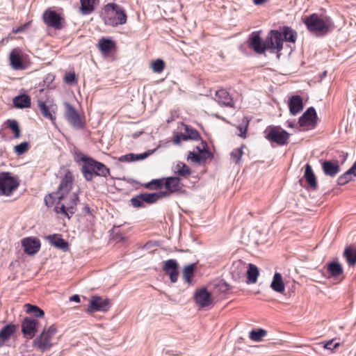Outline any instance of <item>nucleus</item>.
I'll list each match as a JSON object with an SVG mask.
<instances>
[{
    "mask_svg": "<svg viewBox=\"0 0 356 356\" xmlns=\"http://www.w3.org/2000/svg\"><path fill=\"white\" fill-rule=\"evenodd\" d=\"M248 47L259 54L264 53L266 49H270L272 53L276 50L277 57L280 58V51L282 50L281 35L277 30H271L266 40L263 41L259 32H253L249 38Z\"/></svg>",
    "mask_w": 356,
    "mask_h": 356,
    "instance_id": "1",
    "label": "nucleus"
},
{
    "mask_svg": "<svg viewBox=\"0 0 356 356\" xmlns=\"http://www.w3.org/2000/svg\"><path fill=\"white\" fill-rule=\"evenodd\" d=\"M76 161L78 163L83 162L81 172L88 181H92L94 176L107 177L110 175V170L104 163L84 154L77 155Z\"/></svg>",
    "mask_w": 356,
    "mask_h": 356,
    "instance_id": "2",
    "label": "nucleus"
},
{
    "mask_svg": "<svg viewBox=\"0 0 356 356\" xmlns=\"http://www.w3.org/2000/svg\"><path fill=\"white\" fill-rule=\"evenodd\" d=\"M307 29L309 32L317 36L325 35L329 32L331 22L329 17H321L314 13L303 19Z\"/></svg>",
    "mask_w": 356,
    "mask_h": 356,
    "instance_id": "3",
    "label": "nucleus"
},
{
    "mask_svg": "<svg viewBox=\"0 0 356 356\" xmlns=\"http://www.w3.org/2000/svg\"><path fill=\"white\" fill-rule=\"evenodd\" d=\"M104 11L107 16L105 24L112 26L124 24L127 16L124 9L115 3H108L104 6Z\"/></svg>",
    "mask_w": 356,
    "mask_h": 356,
    "instance_id": "4",
    "label": "nucleus"
},
{
    "mask_svg": "<svg viewBox=\"0 0 356 356\" xmlns=\"http://www.w3.org/2000/svg\"><path fill=\"white\" fill-rule=\"evenodd\" d=\"M56 332L57 329L54 325L49 326L48 329H44L42 332L33 340L34 347L42 352L49 350L53 346L52 337Z\"/></svg>",
    "mask_w": 356,
    "mask_h": 356,
    "instance_id": "5",
    "label": "nucleus"
},
{
    "mask_svg": "<svg viewBox=\"0 0 356 356\" xmlns=\"http://www.w3.org/2000/svg\"><path fill=\"white\" fill-rule=\"evenodd\" d=\"M18 185L17 179L11 176L10 172L0 173V195H10Z\"/></svg>",
    "mask_w": 356,
    "mask_h": 356,
    "instance_id": "6",
    "label": "nucleus"
},
{
    "mask_svg": "<svg viewBox=\"0 0 356 356\" xmlns=\"http://www.w3.org/2000/svg\"><path fill=\"white\" fill-rule=\"evenodd\" d=\"M63 106L65 108L64 117L67 122L74 129H79L83 128V123L81 120L79 113L76 111L75 108L67 102H63Z\"/></svg>",
    "mask_w": 356,
    "mask_h": 356,
    "instance_id": "7",
    "label": "nucleus"
},
{
    "mask_svg": "<svg viewBox=\"0 0 356 356\" xmlns=\"http://www.w3.org/2000/svg\"><path fill=\"white\" fill-rule=\"evenodd\" d=\"M290 134L277 127H270L266 134V139L280 145L287 144Z\"/></svg>",
    "mask_w": 356,
    "mask_h": 356,
    "instance_id": "8",
    "label": "nucleus"
},
{
    "mask_svg": "<svg viewBox=\"0 0 356 356\" xmlns=\"http://www.w3.org/2000/svg\"><path fill=\"white\" fill-rule=\"evenodd\" d=\"M73 181V175L70 170H67L62 178L56 191L59 194V196H58V203L60 202L70 192L72 188Z\"/></svg>",
    "mask_w": 356,
    "mask_h": 356,
    "instance_id": "9",
    "label": "nucleus"
},
{
    "mask_svg": "<svg viewBox=\"0 0 356 356\" xmlns=\"http://www.w3.org/2000/svg\"><path fill=\"white\" fill-rule=\"evenodd\" d=\"M111 307L110 300L107 298H102L100 296H92L90 304L86 309L89 314L95 312H107Z\"/></svg>",
    "mask_w": 356,
    "mask_h": 356,
    "instance_id": "10",
    "label": "nucleus"
},
{
    "mask_svg": "<svg viewBox=\"0 0 356 356\" xmlns=\"http://www.w3.org/2000/svg\"><path fill=\"white\" fill-rule=\"evenodd\" d=\"M43 19L44 23L50 27L56 30L62 29L63 17L55 10H47L43 13Z\"/></svg>",
    "mask_w": 356,
    "mask_h": 356,
    "instance_id": "11",
    "label": "nucleus"
},
{
    "mask_svg": "<svg viewBox=\"0 0 356 356\" xmlns=\"http://www.w3.org/2000/svg\"><path fill=\"white\" fill-rule=\"evenodd\" d=\"M38 321L31 317H26L22 323V332L26 339H32L37 332Z\"/></svg>",
    "mask_w": 356,
    "mask_h": 356,
    "instance_id": "12",
    "label": "nucleus"
},
{
    "mask_svg": "<svg viewBox=\"0 0 356 356\" xmlns=\"http://www.w3.org/2000/svg\"><path fill=\"white\" fill-rule=\"evenodd\" d=\"M22 245L26 254L33 255L40 250V240L36 238L26 237L22 239Z\"/></svg>",
    "mask_w": 356,
    "mask_h": 356,
    "instance_id": "13",
    "label": "nucleus"
},
{
    "mask_svg": "<svg viewBox=\"0 0 356 356\" xmlns=\"http://www.w3.org/2000/svg\"><path fill=\"white\" fill-rule=\"evenodd\" d=\"M317 122V115L314 107L308 108L300 117L298 123L300 127L314 125Z\"/></svg>",
    "mask_w": 356,
    "mask_h": 356,
    "instance_id": "14",
    "label": "nucleus"
},
{
    "mask_svg": "<svg viewBox=\"0 0 356 356\" xmlns=\"http://www.w3.org/2000/svg\"><path fill=\"white\" fill-rule=\"evenodd\" d=\"M178 264L175 259H168L164 263L163 270L165 274L169 275L170 281L173 283L176 282L178 279Z\"/></svg>",
    "mask_w": 356,
    "mask_h": 356,
    "instance_id": "15",
    "label": "nucleus"
},
{
    "mask_svg": "<svg viewBox=\"0 0 356 356\" xmlns=\"http://www.w3.org/2000/svg\"><path fill=\"white\" fill-rule=\"evenodd\" d=\"M38 104L43 117L47 119H49L54 123L56 120L55 113L57 111V105L54 104L47 105L45 102L40 100L38 101Z\"/></svg>",
    "mask_w": 356,
    "mask_h": 356,
    "instance_id": "16",
    "label": "nucleus"
},
{
    "mask_svg": "<svg viewBox=\"0 0 356 356\" xmlns=\"http://www.w3.org/2000/svg\"><path fill=\"white\" fill-rule=\"evenodd\" d=\"M10 64L14 70H24L25 65L23 63L22 51L19 48L13 49L9 56Z\"/></svg>",
    "mask_w": 356,
    "mask_h": 356,
    "instance_id": "17",
    "label": "nucleus"
},
{
    "mask_svg": "<svg viewBox=\"0 0 356 356\" xmlns=\"http://www.w3.org/2000/svg\"><path fill=\"white\" fill-rule=\"evenodd\" d=\"M195 299L197 304L202 307H208L212 302L211 295L205 288L195 292Z\"/></svg>",
    "mask_w": 356,
    "mask_h": 356,
    "instance_id": "18",
    "label": "nucleus"
},
{
    "mask_svg": "<svg viewBox=\"0 0 356 356\" xmlns=\"http://www.w3.org/2000/svg\"><path fill=\"white\" fill-rule=\"evenodd\" d=\"M246 268L247 265L245 262L241 260L234 262L231 270L232 278L237 281L243 279L246 273Z\"/></svg>",
    "mask_w": 356,
    "mask_h": 356,
    "instance_id": "19",
    "label": "nucleus"
},
{
    "mask_svg": "<svg viewBox=\"0 0 356 356\" xmlns=\"http://www.w3.org/2000/svg\"><path fill=\"white\" fill-rule=\"evenodd\" d=\"M322 168L324 174L331 177H335L340 171V167L337 161H324L322 163Z\"/></svg>",
    "mask_w": 356,
    "mask_h": 356,
    "instance_id": "20",
    "label": "nucleus"
},
{
    "mask_svg": "<svg viewBox=\"0 0 356 356\" xmlns=\"http://www.w3.org/2000/svg\"><path fill=\"white\" fill-rule=\"evenodd\" d=\"M289 107L291 115H297L304 107L302 97L300 95H293L289 99Z\"/></svg>",
    "mask_w": 356,
    "mask_h": 356,
    "instance_id": "21",
    "label": "nucleus"
},
{
    "mask_svg": "<svg viewBox=\"0 0 356 356\" xmlns=\"http://www.w3.org/2000/svg\"><path fill=\"white\" fill-rule=\"evenodd\" d=\"M281 35L282 49H283L284 40L286 42L295 43L297 38V32L289 26H283L278 31Z\"/></svg>",
    "mask_w": 356,
    "mask_h": 356,
    "instance_id": "22",
    "label": "nucleus"
},
{
    "mask_svg": "<svg viewBox=\"0 0 356 356\" xmlns=\"http://www.w3.org/2000/svg\"><path fill=\"white\" fill-rule=\"evenodd\" d=\"M215 100L220 105L232 107L233 101L229 92L224 90L220 89L216 92Z\"/></svg>",
    "mask_w": 356,
    "mask_h": 356,
    "instance_id": "23",
    "label": "nucleus"
},
{
    "mask_svg": "<svg viewBox=\"0 0 356 356\" xmlns=\"http://www.w3.org/2000/svg\"><path fill=\"white\" fill-rule=\"evenodd\" d=\"M165 188L170 193L179 191L181 188V179L179 177H169L165 179Z\"/></svg>",
    "mask_w": 356,
    "mask_h": 356,
    "instance_id": "24",
    "label": "nucleus"
},
{
    "mask_svg": "<svg viewBox=\"0 0 356 356\" xmlns=\"http://www.w3.org/2000/svg\"><path fill=\"white\" fill-rule=\"evenodd\" d=\"M304 177L312 189L316 190L317 188L316 178L312 166L309 163L305 165Z\"/></svg>",
    "mask_w": 356,
    "mask_h": 356,
    "instance_id": "25",
    "label": "nucleus"
},
{
    "mask_svg": "<svg viewBox=\"0 0 356 356\" xmlns=\"http://www.w3.org/2000/svg\"><path fill=\"white\" fill-rule=\"evenodd\" d=\"M16 325L8 324L3 326L0 330V337L3 343L5 344L16 332Z\"/></svg>",
    "mask_w": 356,
    "mask_h": 356,
    "instance_id": "26",
    "label": "nucleus"
},
{
    "mask_svg": "<svg viewBox=\"0 0 356 356\" xmlns=\"http://www.w3.org/2000/svg\"><path fill=\"white\" fill-rule=\"evenodd\" d=\"M354 177H356V161L349 170L339 177L337 183L339 185H345L351 181Z\"/></svg>",
    "mask_w": 356,
    "mask_h": 356,
    "instance_id": "27",
    "label": "nucleus"
},
{
    "mask_svg": "<svg viewBox=\"0 0 356 356\" xmlns=\"http://www.w3.org/2000/svg\"><path fill=\"white\" fill-rule=\"evenodd\" d=\"M271 289L277 293H282L285 289L284 283L282 280V275L280 273L274 274L273 280L270 284Z\"/></svg>",
    "mask_w": 356,
    "mask_h": 356,
    "instance_id": "28",
    "label": "nucleus"
},
{
    "mask_svg": "<svg viewBox=\"0 0 356 356\" xmlns=\"http://www.w3.org/2000/svg\"><path fill=\"white\" fill-rule=\"evenodd\" d=\"M245 274L247 275L246 282L248 284H254L257 280L259 269L254 264H249L247 265Z\"/></svg>",
    "mask_w": 356,
    "mask_h": 356,
    "instance_id": "29",
    "label": "nucleus"
},
{
    "mask_svg": "<svg viewBox=\"0 0 356 356\" xmlns=\"http://www.w3.org/2000/svg\"><path fill=\"white\" fill-rule=\"evenodd\" d=\"M327 269L330 277L337 278L343 274L341 265L337 261H331L327 264Z\"/></svg>",
    "mask_w": 356,
    "mask_h": 356,
    "instance_id": "30",
    "label": "nucleus"
},
{
    "mask_svg": "<svg viewBox=\"0 0 356 356\" xmlns=\"http://www.w3.org/2000/svg\"><path fill=\"white\" fill-rule=\"evenodd\" d=\"M31 98L27 95H20L13 99V104L19 108H26L31 106Z\"/></svg>",
    "mask_w": 356,
    "mask_h": 356,
    "instance_id": "31",
    "label": "nucleus"
},
{
    "mask_svg": "<svg viewBox=\"0 0 356 356\" xmlns=\"http://www.w3.org/2000/svg\"><path fill=\"white\" fill-rule=\"evenodd\" d=\"M48 239L50 243L54 245L55 247L63 250L67 251L69 248V245L67 241H65L61 237L57 236L56 235H49L48 236Z\"/></svg>",
    "mask_w": 356,
    "mask_h": 356,
    "instance_id": "32",
    "label": "nucleus"
},
{
    "mask_svg": "<svg viewBox=\"0 0 356 356\" xmlns=\"http://www.w3.org/2000/svg\"><path fill=\"white\" fill-rule=\"evenodd\" d=\"M115 47V42L108 38H102L99 42V48L103 54H108Z\"/></svg>",
    "mask_w": 356,
    "mask_h": 356,
    "instance_id": "33",
    "label": "nucleus"
},
{
    "mask_svg": "<svg viewBox=\"0 0 356 356\" xmlns=\"http://www.w3.org/2000/svg\"><path fill=\"white\" fill-rule=\"evenodd\" d=\"M196 148L202 156V163H204L207 159H211L213 158V155L209 150L207 143L205 141L202 140L200 145L197 146Z\"/></svg>",
    "mask_w": 356,
    "mask_h": 356,
    "instance_id": "34",
    "label": "nucleus"
},
{
    "mask_svg": "<svg viewBox=\"0 0 356 356\" xmlns=\"http://www.w3.org/2000/svg\"><path fill=\"white\" fill-rule=\"evenodd\" d=\"M343 255L349 266H354L356 264V248H346Z\"/></svg>",
    "mask_w": 356,
    "mask_h": 356,
    "instance_id": "35",
    "label": "nucleus"
},
{
    "mask_svg": "<svg viewBox=\"0 0 356 356\" xmlns=\"http://www.w3.org/2000/svg\"><path fill=\"white\" fill-rule=\"evenodd\" d=\"M96 0H80V10L83 15H89L95 10L94 4Z\"/></svg>",
    "mask_w": 356,
    "mask_h": 356,
    "instance_id": "36",
    "label": "nucleus"
},
{
    "mask_svg": "<svg viewBox=\"0 0 356 356\" xmlns=\"http://www.w3.org/2000/svg\"><path fill=\"white\" fill-rule=\"evenodd\" d=\"M175 173L178 175L187 177L191 174L189 167L183 162H178L175 168Z\"/></svg>",
    "mask_w": 356,
    "mask_h": 356,
    "instance_id": "37",
    "label": "nucleus"
},
{
    "mask_svg": "<svg viewBox=\"0 0 356 356\" xmlns=\"http://www.w3.org/2000/svg\"><path fill=\"white\" fill-rule=\"evenodd\" d=\"M5 124L14 134L15 138H19L21 136L20 128L18 122L16 120H7Z\"/></svg>",
    "mask_w": 356,
    "mask_h": 356,
    "instance_id": "38",
    "label": "nucleus"
},
{
    "mask_svg": "<svg viewBox=\"0 0 356 356\" xmlns=\"http://www.w3.org/2000/svg\"><path fill=\"white\" fill-rule=\"evenodd\" d=\"M185 127V134L183 135V140H198L200 137V134L198 131L193 129L187 125H184Z\"/></svg>",
    "mask_w": 356,
    "mask_h": 356,
    "instance_id": "39",
    "label": "nucleus"
},
{
    "mask_svg": "<svg viewBox=\"0 0 356 356\" xmlns=\"http://www.w3.org/2000/svg\"><path fill=\"white\" fill-rule=\"evenodd\" d=\"M79 202V198L78 193H73L70 197V201L69 203L66 204L67 211L69 212V214L70 215V217L72 215H73L76 211V207L78 204Z\"/></svg>",
    "mask_w": 356,
    "mask_h": 356,
    "instance_id": "40",
    "label": "nucleus"
},
{
    "mask_svg": "<svg viewBox=\"0 0 356 356\" xmlns=\"http://www.w3.org/2000/svg\"><path fill=\"white\" fill-rule=\"evenodd\" d=\"M266 334L267 332L264 329L252 330L249 333V338L253 341L259 342Z\"/></svg>",
    "mask_w": 356,
    "mask_h": 356,
    "instance_id": "41",
    "label": "nucleus"
},
{
    "mask_svg": "<svg viewBox=\"0 0 356 356\" xmlns=\"http://www.w3.org/2000/svg\"><path fill=\"white\" fill-rule=\"evenodd\" d=\"M25 307L26 312L32 314L36 318L42 317L44 315V311L36 305L26 304Z\"/></svg>",
    "mask_w": 356,
    "mask_h": 356,
    "instance_id": "42",
    "label": "nucleus"
},
{
    "mask_svg": "<svg viewBox=\"0 0 356 356\" xmlns=\"http://www.w3.org/2000/svg\"><path fill=\"white\" fill-rule=\"evenodd\" d=\"M195 264H191L190 265L186 266L183 270V277L184 280L188 282L191 283V277H193L195 271Z\"/></svg>",
    "mask_w": 356,
    "mask_h": 356,
    "instance_id": "43",
    "label": "nucleus"
},
{
    "mask_svg": "<svg viewBox=\"0 0 356 356\" xmlns=\"http://www.w3.org/2000/svg\"><path fill=\"white\" fill-rule=\"evenodd\" d=\"M58 196L59 194L57 192L48 194L44 197V203L48 207H52L54 204H60V202L58 203Z\"/></svg>",
    "mask_w": 356,
    "mask_h": 356,
    "instance_id": "44",
    "label": "nucleus"
},
{
    "mask_svg": "<svg viewBox=\"0 0 356 356\" xmlns=\"http://www.w3.org/2000/svg\"><path fill=\"white\" fill-rule=\"evenodd\" d=\"M29 143L22 142L14 147V152L17 155L20 156L26 152L29 149Z\"/></svg>",
    "mask_w": 356,
    "mask_h": 356,
    "instance_id": "45",
    "label": "nucleus"
},
{
    "mask_svg": "<svg viewBox=\"0 0 356 356\" xmlns=\"http://www.w3.org/2000/svg\"><path fill=\"white\" fill-rule=\"evenodd\" d=\"M245 145H241L238 148L234 149L231 152V157L236 163H239L241 159L243 154V149Z\"/></svg>",
    "mask_w": 356,
    "mask_h": 356,
    "instance_id": "46",
    "label": "nucleus"
},
{
    "mask_svg": "<svg viewBox=\"0 0 356 356\" xmlns=\"http://www.w3.org/2000/svg\"><path fill=\"white\" fill-rule=\"evenodd\" d=\"M142 200L143 201V203H148V204H154L157 202L156 196L157 195L155 194V193H140Z\"/></svg>",
    "mask_w": 356,
    "mask_h": 356,
    "instance_id": "47",
    "label": "nucleus"
},
{
    "mask_svg": "<svg viewBox=\"0 0 356 356\" xmlns=\"http://www.w3.org/2000/svg\"><path fill=\"white\" fill-rule=\"evenodd\" d=\"M165 67V63L161 59L154 60L152 64V70L156 73H161Z\"/></svg>",
    "mask_w": 356,
    "mask_h": 356,
    "instance_id": "48",
    "label": "nucleus"
},
{
    "mask_svg": "<svg viewBox=\"0 0 356 356\" xmlns=\"http://www.w3.org/2000/svg\"><path fill=\"white\" fill-rule=\"evenodd\" d=\"M131 202L132 206L135 208L144 207L145 206L140 194L132 197Z\"/></svg>",
    "mask_w": 356,
    "mask_h": 356,
    "instance_id": "49",
    "label": "nucleus"
},
{
    "mask_svg": "<svg viewBox=\"0 0 356 356\" xmlns=\"http://www.w3.org/2000/svg\"><path fill=\"white\" fill-rule=\"evenodd\" d=\"M54 210L57 213H62L67 216L69 219L70 218V215L69 214L65 204H61L60 206H59V204H56Z\"/></svg>",
    "mask_w": 356,
    "mask_h": 356,
    "instance_id": "50",
    "label": "nucleus"
},
{
    "mask_svg": "<svg viewBox=\"0 0 356 356\" xmlns=\"http://www.w3.org/2000/svg\"><path fill=\"white\" fill-rule=\"evenodd\" d=\"M188 159L191 160L193 162L198 164L202 163V156L199 153H195L194 152H189L188 155Z\"/></svg>",
    "mask_w": 356,
    "mask_h": 356,
    "instance_id": "51",
    "label": "nucleus"
},
{
    "mask_svg": "<svg viewBox=\"0 0 356 356\" xmlns=\"http://www.w3.org/2000/svg\"><path fill=\"white\" fill-rule=\"evenodd\" d=\"M156 149L148 150L147 152H143L142 154H134V161L138 160H143L150 156L153 154Z\"/></svg>",
    "mask_w": 356,
    "mask_h": 356,
    "instance_id": "52",
    "label": "nucleus"
},
{
    "mask_svg": "<svg viewBox=\"0 0 356 356\" xmlns=\"http://www.w3.org/2000/svg\"><path fill=\"white\" fill-rule=\"evenodd\" d=\"M118 160L120 162H131L134 161V154L130 153L120 156Z\"/></svg>",
    "mask_w": 356,
    "mask_h": 356,
    "instance_id": "53",
    "label": "nucleus"
},
{
    "mask_svg": "<svg viewBox=\"0 0 356 356\" xmlns=\"http://www.w3.org/2000/svg\"><path fill=\"white\" fill-rule=\"evenodd\" d=\"M339 346V342L334 343V340L328 341L324 345L325 348L331 350L336 349Z\"/></svg>",
    "mask_w": 356,
    "mask_h": 356,
    "instance_id": "54",
    "label": "nucleus"
},
{
    "mask_svg": "<svg viewBox=\"0 0 356 356\" xmlns=\"http://www.w3.org/2000/svg\"><path fill=\"white\" fill-rule=\"evenodd\" d=\"M65 81L67 83H74L76 82V75L74 73H68L65 76Z\"/></svg>",
    "mask_w": 356,
    "mask_h": 356,
    "instance_id": "55",
    "label": "nucleus"
},
{
    "mask_svg": "<svg viewBox=\"0 0 356 356\" xmlns=\"http://www.w3.org/2000/svg\"><path fill=\"white\" fill-rule=\"evenodd\" d=\"M218 286L220 290L222 292H226L230 289V286L224 281H220Z\"/></svg>",
    "mask_w": 356,
    "mask_h": 356,
    "instance_id": "56",
    "label": "nucleus"
},
{
    "mask_svg": "<svg viewBox=\"0 0 356 356\" xmlns=\"http://www.w3.org/2000/svg\"><path fill=\"white\" fill-rule=\"evenodd\" d=\"M163 179H153L152 183H153L154 189L156 190V189L161 188L163 186Z\"/></svg>",
    "mask_w": 356,
    "mask_h": 356,
    "instance_id": "57",
    "label": "nucleus"
},
{
    "mask_svg": "<svg viewBox=\"0 0 356 356\" xmlns=\"http://www.w3.org/2000/svg\"><path fill=\"white\" fill-rule=\"evenodd\" d=\"M29 25V23H26L24 25L20 26L15 29H13V32L15 33L24 32L27 29Z\"/></svg>",
    "mask_w": 356,
    "mask_h": 356,
    "instance_id": "58",
    "label": "nucleus"
},
{
    "mask_svg": "<svg viewBox=\"0 0 356 356\" xmlns=\"http://www.w3.org/2000/svg\"><path fill=\"white\" fill-rule=\"evenodd\" d=\"M247 127H248V124L245 127H241V126L238 127V129L240 131V134H238V136L240 137H242V138L246 137Z\"/></svg>",
    "mask_w": 356,
    "mask_h": 356,
    "instance_id": "59",
    "label": "nucleus"
},
{
    "mask_svg": "<svg viewBox=\"0 0 356 356\" xmlns=\"http://www.w3.org/2000/svg\"><path fill=\"white\" fill-rule=\"evenodd\" d=\"M170 192H168V191L167 190V191H160V192H156L155 194L157 195L156 196V200L157 201L159 200V199H161L164 197H166L169 195Z\"/></svg>",
    "mask_w": 356,
    "mask_h": 356,
    "instance_id": "60",
    "label": "nucleus"
},
{
    "mask_svg": "<svg viewBox=\"0 0 356 356\" xmlns=\"http://www.w3.org/2000/svg\"><path fill=\"white\" fill-rule=\"evenodd\" d=\"M183 135L184 134L181 133L180 134H177V135H175L173 143L175 145H179L181 141L183 140Z\"/></svg>",
    "mask_w": 356,
    "mask_h": 356,
    "instance_id": "61",
    "label": "nucleus"
},
{
    "mask_svg": "<svg viewBox=\"0 0 356 356\" xmlns=\"http://www.w3.org/2000/svg\"><path fill=\"white\" fill-rule=\"evenodd\" d=\"M54 79V76L53 74H48L47 76H46V78L44 79V82H47V83H51Z\"/></svg>",
    "mask_w": 356,
    "mask_h": 356,
    "instance_id": "62",
    "label": "nucleus"
},
{
    "mask_svg": "<svg viewBox=\"0 0 356 356\" xmlns=\"http://www.w3.org/2000/svg\"><path fill=\"white\" fill-rule=\"evenodd\" d=\"M70 300L71 301H74V302H80V297L79 295H73L71 298H70Z\"/></svg>",
    "mask_w": 356,
    "mask_h": 356,
    "instance_id": "63",
    "label": "nucleus"
},
{
    "mask_svg": "<svg viewBox=\"0 0 356 356\" xmlns=\"http://www.w3.org/2000/svg\"><path fill=\"white\" fill-rule=\"evenodd\" d=\"M268 0H252L253 3L255 4V5H261L266 2H267Z\"/></svg>",
    "mask_w": 356,
    "mask_h": 356,
    "instance_id": "64",
    "label": "nucleus"
}]
</instances>
